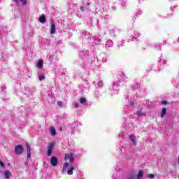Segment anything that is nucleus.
Here are the masks:
<instances>
[{"mask_svg":"<svg viewBox=\"0 0 179 179\" xmlns=\"http://www.w3.org/2000/svg\"><path fill=\"white\" fill-rule=\"evenodd\" d=\"M118 46H119V47H121V45L119 44Z\"/></svg>","mask_w":179,"mask_h":179,"instance_id":"72a5a7b5","label":"nucleus"},{"mask_svg":"<svg viewBox=\"0 0 179 179\" xmlns=\"http://www.w3.org/2000/svg\"><path fill=\"white\" fill-rule=\"evenodd\" d=\"M129 139H130V141H131L133 145L134 146H136V137L135 136V135L131 134L129 136Z\"/></svg>","mask_w":179,"mask_h":179,"instance_id":"423d86ee","label":"nucleus"},{"mask_svg":"<svg viewBox=\"0 0 179 179\" xmlns=\"http://www.w3.org/2000/svg\"><path fill=\"white\" fill-rule=\"evenodd\" d=\"M52 153V150H48V156H51Z\"/></svg>","mask_w":179,"mask_h":179,"instance_id":"6ab92c4d","label":"nucleus"},{"mask_svg":"<svg viewBox=\"0 0 179 179\" xmlns=\"http://www.w3.org/2000/svg\"><path fill=\"white\" fill-rule=\"evenodd\" d=\"M130 104H131V106H134V102L131 101V102L130 103Z\"/></svg>","mask_w":179,"mask_h":179,"instance_id":"c756f323","label":"nucleus"},{"mask_svg":"<svg viewBox=\"0 0 179 179\" xmlns=\"http://www.w3.org/2000/svg\"><path fill=\"white\" fill-rule=\"evenodd\" d=\"M87 6L90 5V3H87Z\"/></svg>","mask_w":179,"mask_h":179,"instance_id":"7c9ffc66","label":"nucleus"},{"mask_svg":"<svg viewBox=\"0 0 179 179\" xmlns=\"http://www.w3.org/2000/svg\"><path fill=\"white\" fill-rule=\"evenodd\" d=\"M73 170H75V168L73 166H71L69 171H67V174L69 176H72L73 174Z\"/></svg>","mask_w":179,"mask_h":179,"instance_id":"ddd939ff","label":"nucleus"},{"mask_svg":"<svg viewBox=\"0 0 179 179\" xmlns=\"http://www.w3.org/2000/svg\"><path fill=\"white\" fill-rule=\"evenodd\" d=\"M113 45H114V43L112 42L111 40H109L106 43V47H108V48H111Z\"/></svg>","mask_w":179,"mask_h":179,"instance_id":"6e6552de","label":"nucleus"},{"mask_svg":"<svg viewBox=\"0 0 179 179\" xmlns=\"http://www.w3.org/2000/svg\"><path fill=\"white\" fill-rule=\"evenodd\" d=\"M24 150V148L22 146V145H18L15 148V155H22Z\"/></svg>","mask_w":179,"mask_h":179,"instance_id":"f03ea898","label":"nucleus"},{"mask_svg":"<svg viewBox=\"0 0 179 179\" xmlns=\"http://www.w3.org/2000/svg\"><path fill=\"white\" fill-rule=\"evenodd\" d=\"M148 178H153L155 177V175L150 173L148 175Z\"/></svg>","mask_w":179,"mask_h":179,"instance_id":"412c9836","label":"nucleus"},{"mask_svg":"<svg viewBox=\"0 0 179 179\" xmlns=\"http://www.w3.org/2000/svg\"><path fill=\"white\" fill-rule=\"evenodd\" d=\"M5 89V87H2V90H3Z\"/></svg>","mask_w":179,"mask_h":179,"instance_id":"473e14b6","label":"nucleus"},{"mask_svg":"<svg viewBox=\"0 0 179 179\" xmlns=\"http://www.w3.org/2000/svg\"><path fill=\"white\" fill-rule=\"evenodd\" d=\"M178 41H179V38H178Z\"/></svg>","mask_w":179,"mask_h":179,"instance_id":"f704fd0d","label":"nucleus"},{"mask_svg":"<svg viewBox=\"0 0 179 179\" xmlns=\"http://www.w3.org/2000/svg\"><path fill=\"white\" fill-rule=\"evenodd\" d=\"M78 107H79V103H75V108H78Z\"/></svg>","mask_w":179,"mask_h":179,"instance_id":"cd10ccee","label":"nucleus"},{"mask_svg":"<svg viewBox=\"0 0 179 179\" xmlns=\"http://www.w3.org/2000/svg\"><path fill=\"white\" fill-rule=\"evenodd\" d=\"M46 20H47L45 19V15H41V16L39 17V22H40L41 23L44 24V23H45Z\"/></svg>","mask_w":179,"mask_h":179,"instance_id":"9b49d317","label":"nucleus"},{"mask_svg":"<svg viewBox=\"0 0 179 179\" xmlns=\"http://www.w3.org/2000/svg\"><path fill=\"white\" fill-rule=\"evenodd\" d=\"M162 104H167V102H166V101H163L162 102Z\"/></svg>","mask_w":179,"mask_h":179,"instance_id":"c85d7f7f","label":"nucleus"},{"mask_svg":"<svg viewBox=\"0 0 179 179\" xmlns=\"http://www.w3.org/2000/svg\"><path fill=\"white\" fill-rule=\"evenodd\" d=\"M80 104H86V103H87L86 99L80 98Z\"/></svg>","mask_w":179,"mask_h":179,"instance_id":"a211bd4d","label":"nucleus"},{"mask_svg":"<svg viewBox=\"0 0 179 179\" xmlns=\"http://www.w3.org/2000/svg\"><path fill=\"white\" fill-rule=\"evenodd\" d=\"M167 113V110H166V108H164L162 109V113H161V118H163L164 115H166V113Z\"/></svg>","mask_w":179,"mask_h":179,"instance_id":"2eb2a0df","label":"nucleus"},{"mask_svg":"<svg viewBox=\"0 0 179 179\" xmlns=\"http://www.w3.org/2000/svg\"><path fill=\"white\" fill-rule=\"evenodd\" d=\"M56 29H55V23L52 22L51 23V27H50V34H55Z\"/></svg>","mask_w":179,"mask_h":179,"instance_id":"0eeeda50","label":"nucleus"},{"mask_svg":"<svg viewBox=\"0 0 179 179\" xmlns=\"http://www.w3.org/2000/svg\"><path fill=\"white\" fill-rule=\"evenodd\" d=\"M142 177H143V172L139 171L137 176H131L128 179H142Z\"/></svg>","mask_w":179,"mask_h":179,"instance_id":"7ed1b4c3","label":"nucleus"},{"mask_svg":"<svg viewBox=\"0 0 179 179\" xmlns=\"http://www.w3.org/2000/svg\"><path fill=\"white\" fill-rule=\"evenodd\" d=\"M15 3H19V2H22V4L23 6L27 5V0H13Z\"/></svg>","mask_w":179,"mask_h":179,"instance_id":"1a4fd4ad","label":"nucleus"},{"mask_svg":"<svg viewBox=\"0 0 179 179\" xmlns=\"http://www.w3.org/2000/svg\"><path fill=\"white\" fill-rule=\"evenodd\" d=\"M44 79H45V77L44 76H39V80H44Z\"/></svg>","mask_w":179,"mask_h":179,"instance_id":"aec40b11","label":"nucleus"},{"mask_svg":"<svg viewBox=\"0 0 179 179\" xmlns=\"http://www.w3.org/2000/svg\"><path fill=\"white\" fill-rule=\"evenodd\" d=\"M98 85L100 87H101V86H103V81H99L98 82Z\"/></svg>","mask_w":179,"mask_h":179,"instance_id":"4be33fe9","label":"nucleus"},{"mask_svg":"<svg viewBox=\"0 0 179 179\" xmlns=\"http://www.w3.org/2000/svg\"><path fill=\"white\" fill-rule=\"evenodd\" d=\"M80 10H81L82 12H84V11H85V7H83V6H80Z\"/></svg>","mask_w":179,"mask_h":179,"instance_id":"bb28decb","label":"nucleus"},{"mask_svg":"<svg viewBox=\"0 0 179 179\" xmlns=\"http://www.w3.org/2000/svg\"><path fill=\"white\" fill-rule=\"evenodd\" d=\"M54 146H55V143H50L48 150H52L54 149Z\"/></svg>","mask_w":179,"mask_h":179,"instance_id":"dca6fc26","label":"nucleus"},{"mask_svg":"<svg viewBox=\"0 0 179 179\" xmlns=\"http://www.w3.org/2000/svg\"><path fill=\"white\" fill-rule=\"evenodd\" d=\"M50 134L52 136H55L57 135V131L55 127H50Z\"/></svg>","mask_w":179,"mask_h":179,"instance_id":"9d476101","label":"nucleus"},{"mask_svg":"<svg viewBox=\"0 0 179 179\" xmlns=\"http://www.w3.org/2000/svg\"><path fill=\"white\" fill-rule=\"evenodd\" d=\"M37 67L39 68V69H41L43 68V60H39L37 64Z\"/></svg>","mask_w":179,"mask_h":179,"instance_id":"f3484780","label":"nucleus"},{"mask_svg":"<svg viewBox=\"0 0 179 179\" xmlns=\"http://www.w3.org/2000/svg\"><path fill=\"white\" fill-rule=\"evenodd\" d=\"M0 167H5V165L3 164V162L0 161Z\"/></svg>","mask_w":179,"mask_h":179,"instance_id":"a878e982","label":"nucleus"},{"mask_svg":"<svg viewBox=\"0 0 179 179\" xmlns=\"http://www.w3.org/2000/svg\"><path fill=\"white\" fill-rule=\"evenodd\" d=\"M50 164L55 167L58 164V159L55 157H52L50 159Z\"/></svg>","mask_w":179,"mask_h":179,"instance_id":"39448f33","label":"nucleus"},{"mask_svg":"<svg viewBox=\"0 0 179 179\" xmlns=\"http://www.w3.org/2000/svg\"><path fill=\"white\" fill-rule=\"evenodd\" d=\"M69 166V164H68V163H65L64 164V166H63V167L64 168V169H66V168H68Z\"/></svg>","mask_w":179,"mask_h":179,"instance_id":"5701e85b","label":"nucleus"},{"mask_svg":"<svg viewBox=\"0 0 179 179\" xmlns=\"http://www.w3.org/2000/svg\"><path fill=\"white\" fill-rule=\"evenodd\" d=\"M122 44H124V43H125V41H122Z\"/></svg>","mask_w":179,"mask_h":179,"instance_id":"2f4dec72","label":"nucleus"},{"mask_svg":"<svg viewBox=\"0 0 179 179\" xmlns=\"http://www.w3.org/2000/svg\"><path fill=\"white\" fill-rule=\"evenodd\" d=\"M25 146L27 148V159H30L31 157V148H30V145L27 143H26Z\"/></svg>","mask_w":179,"mask_h":179,"instance_id":"20e7f679","label":"nucleus"},{"mask_svg":"<svg viewBox=\"0 0 179 179\" xmlns=\"http://www.w3.org/2000/svg\"><path fill=\"white\" fill-rule=\"evenodd\" d=\"M65 160H69L70 163L72 164L75 162V156L72 153L65 154Z\"/></svg>","mask_w":179,"mask_h":179,"instance_id":"f257e3e1","label":"nucleus"},{"mask_svg":"<svg viewBox=\"0 0 179 179\" xmlns=\"http://www.w3.org/2000/svg\"><path fill=\"white\" fill-rule=\"evenodd\" d=\"M137 115L138 117H145V115H146V113L143 110H138L137 111Z\"/></svg>","mask_w":179,"mask_h":179,"instance_id":"f8f14e48","label":"nucleus"},{"mask_svg":"<svg viewBox=\"0 0 179 179\" xmlns=\"http://www.w3.org/2000/svg\"><path fill=\"white\" fill-rule=\"evenodd\" d=\"M57 106H59V107H62V101L57 102Z\"/></svg>","mask_w":179,"mask_h":179,"instance_id":"b1692460","label":"nucleus"},{"mask_svg":"<svg viewBox=\"0 0 179 179\" xmlns=\"http://www.w3.org/2000/svg\"><path fill=\"white\" fill-rule=\"evenodd\" d=\"M4 176H5V178H7V179L10 178V176H11L10 171H6L5 173H4Z\"/></svg>","mask_w":179,"mask_h":179,"instance_id":"4468645a","label":"nucleus"},{"mask_svg":"<svg viewBox=\"0 0 179 179\" xmlns=\"http://www.w3.org/2000/svg\"><path fill=\"white\" fill-rule=\"evenodd\" d=\"M66 171V168L63 167V169H62V174H65Z\"/></svg>","mask_w":179,"mask_h":179,"instance_id":"393cba45","label":"nucleus"}]
</instances>
